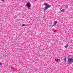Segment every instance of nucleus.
I'll return each instance as SVG.
<instances>
[{
	"label": "nucleus",
	"mask_w": 73,
	"mask_h": 73,
	"mask_svg": "<svg viewBox=\"0 0 73 73\" xmlns=\"http://www.w3.org/2000/svg\"><path fill=\"white\" fill-rule=\"evenodd\" d=\"M25 25L24 24H23L22 25V27H24V26H25Z\"/></svg>",
	"instance_id": "9"
},
{
	"label": "nucleus",
	"mask_w": 73,
	"mask_h": 73,
	"mask_svg": "<svg viewBox=\"0 0 73 73\" xmlns=\"http://www.w3.org/2000/svg\"><path fill=\"white\" fill-rule=\"evenodd\" d=\"M65 62H66V58H65L64 59Z\"/></svg>",
	"instance_id": "7"
},
{
	"label": "nucleus",
	"mask_w": 73,
	"mask_h": 73,
	"mask_svg": "<svg viewBox=\"0 0 73 73\" xmlns=\"http://www.w3.org/2000/svg\"><path fill=\"white\" fill-rule=\"evenodd\" d=\"M65 48H67L68 47V44H66V46H64Z\"/></svg>",
	"instance_id": "5"
},
{
	"label": "nucleus",
	"mask_w": 73,
	"mask_h": 73,
	"mask_svg": "<svg viewBox=\"0 0 73 73\" xmlns=\"http://www.w3.org/2000/svg\"><path fill=\"white\" fill-rule=\"evenodd\" d=\"M61 9H62V8H61Z\"/></svg>",
	"instance_id": "14"
},
{
	"label": "nucleus",
	"mask_w": 73,
	"mask_h": 73,
	"mask_svg": "<svg viewBox=\"0 0 73 73\" xmlns=\"http://www.w3.org/2000/svg\"><path fill=\"white\" fill-rule=\"evenodd\" d=\"M44 5L45 6L44 9L45 11H46L47 9L50 7V5H49L48 4L46 3H44Z\"/></svg>",
	"instance_id": "1"
},
{
	"label": "nucleus",
	"mask_w": 73,
	"mask_h": 73,
	"mask_svg": "<svg viewBox=\"0 0 73 73\" xmlns=\"http://www.w3.org/2000/svg\"><path fill=\"white\" fill-rule=\"evenodd\" d=\"M61 9H62V8H61Z\"/></svg>",
	"instance_id": "13"
},
{
	"label": "nucleus",
	"mask_w": 73,
	"mask_h": 73,
	"mask_svg": "<svg viewBox=\"0 0 73 73\" xmlns=\"http://www.w3.org/2000/svg\"><path fill=\"white\" fill-rule=\"evenodd\" d=\"M68 62L69 64H70L71 62H73V59L71 58V56H69L68 57Z\"/></svg>",
	"instance_id": "2"
},
{
	"label": "nucleus",
	"mask_w": 73,
	"mask_h": 73,
	"mask_svg": "<svg viewBox=\"0 0 73 73\" xmlns=\"http://www.w3.org/2000/svg\"><path fill=\"white\" fill-rule=\"evenodd\" d=\"M1 1H4V0H1Z\"/></svg>",
	"instance_id": "12"
},
{
	"label": "nucleus",
	"mask_w": 73,
	"mask_h": 73,
	"mask_svg": "<svg viewBox=\"0 0 73 73\" xmlns=\"http://www.w3.org/2000/svg\"><path fill=\"white\" fill-rule=\"evenodd\" d=\"M27 7H28V8H30L31 6V3L29 2H28L27 4Z\"/></svg>",
	"instance_id": "3"
},
{
	"label": "nucleus",
	"mask_w": 73,
	"mask_h": 73,
	"mask_svg": "<svg viewBox=\"0 0 73 73\" xmlns=\"http://www.w3.org/2000/svg\"><path fill=\"white\" fill-rule=\"evenodd\" d=\"M57 21H55L54 23V25H56V24H57Z\"/></svg>",
	"instance_id": "6"
},
{
	"label": "nucleus",
	"mask_w": 73,
	"mask_h": 73,
	"mask_svg": "<svg viewBox=\"0 0 73 73\" xmlns=\"http://www.w3.org/2000/svg\"><path fill=\"white\" fill-rule=\"evenodd\" d=\"M29 46H31V44H29Z\"/></svg>",
	"instance_id": "10"
},
{
	"label": "nucleus",
	"mask_w": 73,
	"mask_h": 73,
	"mask_svg": "<svg viewBox=\"0 0 73 73\" xmlns=\"http://www.w3.org/2000/svg\"><path fill=\"white\" fill-rule=\"evenodd\" d=\"M55 61L56 62H60V60L59 59H56L55 60Z\"/></svg>",
	"instance_id": "4"
},
{
	"label": "nucleus",
	"mask_w": 73,
	"mask_h": 73,
	"mask_svg": "<svg viewBox=\"0 0 73 73\" xmlns=\"http://www.w3.org/2000/svg\"><path fill=\"white\" fill-rule=\"evenodd\" d=\"M61 11L62 12V13L65 12V10H64V9H62Z\"/></svg>",
	"instance_id": "8"
},
{
	"label": "nucleus",
	"mask_w": 73,
	"mask_h": 73,
	"mask_svg": "<svg viewBox=\"0 0 73 73\" xmlns=\"http://www.w3.org/2000/svg\"><path fill=\"white\" fill-rule=\"evenodd\" d=\"M1 65V63H0V65Z\"/></svg>",
	"instance_id": "11"
}]
</instances>
